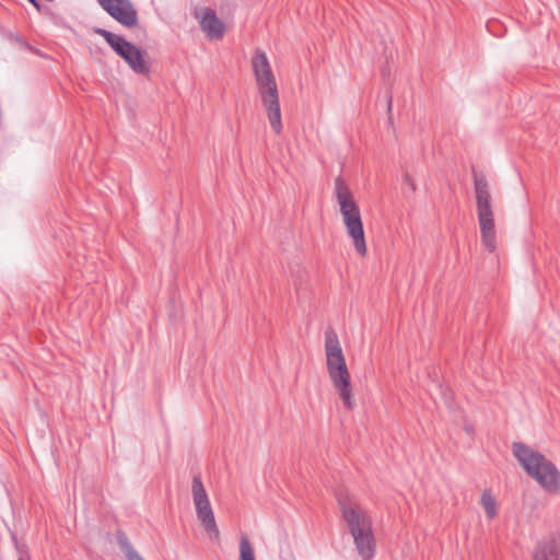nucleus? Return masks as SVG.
Instances as JSON below:
<instances>
[{
	"mask_svg": "<svg viewBox=\"0 0 560 560\" xmlns=\"http://www.w3.org/2000/svg\"><path fill=\"white\" fill-rule=\"evenodd\" d=\"M30 2H32L36 8H38V4L35 0H28Z\"/></svg>",
	"mask_w": 560,
	"mask_h": 560,
	"instance_id": "dca6fc26",
	"label": "nucleus"
},
{
	"mask_svg": "<svg viewBox=\"0 0 560 560\" xmlns=\"http://www.w3.org/2000/svg\"><path fill=\"white\" fill-rule=\"evenodd\" d=\"M481 506L488 521H493L499 515V503L497 495L489 489H483L479 495Z\"/></svg>",
	"mask_w": 560,
	"mask_h": 560,
	"instance_id": "9b49d317",
	"label": "nucleus"
},
{
	"mask_svg": "<svg viewBox=\"0 0 560 560\" xmlns=\"http://www.w3.org/2000/svg\"><path fill=\"white\" fill-rule=\"evenodd\" d=\"M250 68L269 124L279 135L282 130L279 89L269 58L262 49L257 48L253 52Z\"/></svg>",
	"mask_w": 560,
	"mask_h": 560,
	"instance_id": "f03ea898",
	"label": "nucleus"
},
{
	"mask_svg": "<svg viewBox=\"0 0 560 560\" xmlns=\"http://www.w3.org/2000/svg\"><path fill=\"white\" fill-rule=\"evenodd\" d=\"M20 560H23V559H20Z\"/></svg>",
	"mask_w": 560,
	"mask_h": 560,
	"instance_id": "f3484780",
	"label": "nucleus"
},
{
	"mask_svg": "<svg viewBox=\"0 0 560 560\" xmlns=\"http://www.w3.org/2000/svg\"><path fill=\"white\" fill-rule=\"evenodd\" d=\"M125 555L127 560H144L137 550L131 546H126L125 548Z\"/></svg>",
	"mask_w": 560,
	"mask_h": 560,
	"instance_id": "4468645a",
	"label": "nucleus"
},
{
	"mask_svg": "<svg viewBox=\"0 0 560 560\" xmlns=\"http://www.w3.org/2000/svg\"><path fill=\"white\" fill-rule=\"evenodd\" d=\"M326 372L331 387L347 410L357 407L352 377L340 339L334 329H327L324 338Z\"/></svg>",
	"mask_w": 560,
	"mask_h": 560,
	"instance_id": "f257e3e1",
	"label": "nucleus"
},
{
	"mask_svg": "<svg viewBox=\"0 0 560 560\" xmlns=\"http://www.w3.org/2000/svg\"><path fill=\"white\" fill-rule=\"evenodd\" d=\"M475 196L481 241L485 247L492 253L497 248L494 212L488 183L482 177L475 179Z\"/></svg>",
	"mask_w": 560,
	"mask_h": 560,
	"instance_id": "423d86ee",
	"label": "nucleus"
},
{
	"mask_svg": "<svg viewBox=\"0 0 560 560\" xmlns=\"http://www.w3.org/2000/svg\"><path fill=\"white\" fill-rule=\"evenodd\" d=\"M406 180H408L410 183L411 189L415 190L416 187H415L412 179L409 176H406Z\"/></svg>",
	"mask_w": 560,
	"mask_h": 560,
	"instance_id": "2eb2a0df",
	"label": "nucleus"
},
{
	"mask_svg": "<svg viewBox=\"0 0 560 560\" xmlns=\"http://www.w3.org/2000/svg\"><path fill=\"white\" fill-rule=\"evenodd\" d=\"M98 2L120 24L127 27L137 25V11L129 0H98Z\"/></svg>",
	"mask_w": 560,
	"mask_h": 560,
	"instance_id": "9d476101",
	"label": "nucleus"
},
{
	"mask_svg": "<svg viewBox=\"0 0 560 560\" xmlns=\"http://www.w3.org/2000/svg\"><path fill=\"white\" fill-rule=\"evenodd\" d=\"M335 197L346 234L359 257L365 258L369 250L361 209L350 188L339 177L335 180Z\"/></svg>",
	"mask_w": 560,
	"mask_h": 560,
	"instance_id": "7ed1b4c3",
	"label": "nucleus"
},
{
	"mask_svg": "<svg viewBox=\"0 0 560 560\" xmlns=\"http://www.w3.org/2000/svg\"><path fill=\"white\" fill-rule=\"evenodd\" d=\"M559 547L555 539L542 541L536 547L533 560H558Z\"/></svg>",
	"mask_w": 560,
	"mask_h": 560,
	"instance_id": "f8f14e48",
	"label": "nucleus"
},
{
	"mask_svg": "<svg viewBox=\"0 0 560 560\" xmlns=\"http://www.w3.org/2000/svg\"><path fill=\"white\" fill-rule=\"evenodd\" d=\"M191 500L201 526L212 540H218L220 532L215 522L214 512L208 492L199 477H194L192 479Z\"/></svg>",
	"mask_w": 560,
	"mask_h": 560,
	"instance_id": "0eeeda50",
	"label": "nucleus"
},
{
	"mask_svg": "<svg viewBox=\"0 0 560 560\" xmlns=\"http://www.w3.org/2000/svg\"><path fill=\"white\" fill-rule=\"evenodd\" d=\"M195 18L198 21L200 30L209 40L218 42L223 39L228 26L225 22L217 15L214 10L201 8L196 10Z\"/></svg>",
	"mask_w": 560,
	"mask_h": 560,
	"instance_id": "1a4fd4ad",
	"label": "nucleus"
},
{
	"mask_svg": "<svg viewBox=\"0 0 560 560\" xmlns=\"http://www.w3.org/2000/svg\"><path fill=\"white\" fill-rule=\"evenodd\" d=\"M512 453L521 467L547 492H560V472L542 454L523 443H513Z\"/></svg>",
	"mask_w": 560,
	"mask_h": 560,
	"instance_id": "20e7f679",
	"label": "nucleus"
},
{
	"mask_svg": "<svg viewBox=\"0 0 560 560\" xmlns=\"http://www.w3.org/2000/svg\"><path fill=\"white\" fill-rule=\"evenodd\" d=\"M109 46L129 65V67L137 73L148 72V65L144 60L142 51L125 40L121 36L113 34L105 30H97Z\"/></svg>",
	"mask_w": 560,
	"mask_h": 560,
	"instance_id": "6e6552de",
	"label": "nucleus"
},
{
	"mask_svg": "<svg viewBox=\"0 0 560 560\" xmlns=\"http://www.w3.org/2000/svg\"><path fill=\"white\" fill-rule=\"evenodd\" d=\"M339 505L360 556L364 560L371 559L375 542L369 514L357 500L348 495L339 499Z\"/></svg>",
	"mask_w": 560,
	"mask_h": 560,
	"instance_id": "39448f33",
	"label": "nucleus"
},
{
	"mask_svg": "<svg viewBox=\"0 0 560 560\" xmlns=\"http://www.w3.org/2000/svg\"><path fill=\"white\" fill-rule=\"evenodd\" d=\"M240 560H256L255 552L247 537L240 540Z\"/></svg>",
	"mask_w": 560,
	"mask_h": 560,
	"instance_id": "ddd939ff",
	"label": "nucleus"
}]
</instances>
